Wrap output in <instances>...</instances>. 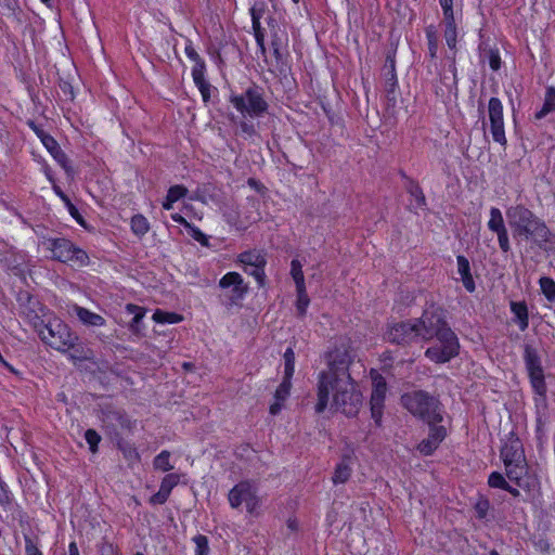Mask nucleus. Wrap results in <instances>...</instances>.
Returning <instances> with one entry per match:
<instances>
[{
	"instance_id": "obj_31",
	"label": "nucleus",
	"mask_w": 555,
	"mask_h": 555,
	"mask_svg": "<svg viewBox=\"0 0 555 555\" xmlns=\"http://www.w3.org/2000/svg\"><path fill=\"white\" fill-rule=\"evenodd\" d=\"M153 321L159 324H176L183 320V315L177 312L164 311L160 309L155 310L152 317Z\"/></svg>"
},
{
	"instance_id": "obj_51",
	"label": "nucleus",
	"mask_w": 555,
	"mask_h": 555,
	"mask_svg": "<svg viewBox=\"0 0 555 555\" xmlns=\"http://www.w3.org/2000/svg\"><path fill=\"white\" fill-rule=\"evenodd\" d=\"M25 541V555H43V553L39 550L37 544L34 542V540L25 534L24 535Z\"/></svg>"
},
{
	"instance_id": "obj_41",
	"label": "nucleus",
	"mask_w": 555,
	"mask_h": 555,
	"mask_svg": "<svg viewBox=\"0 0 555 555\" xmlns=\"http://www.w3.org/2000/svg\"><path fill=\"white\" fill-rule=\"evenodd\" d=\"M181 475L176 473L167 474L160 481L159 489L170 496L172 489L180 482Z\"/></svg>"
},
{
	"instance_id": "obj_53",
	"label": "nucleus",
	"mask_w": 555,
	"mask_h": 555,
	"mask_svg": "<svg viewBox=\"0 0 555 555\" xmlns=\"http://www.w3.org/2000/svg\"><path fill=\"white\" fill-rule=\"evenodd\" d=\"M495 234L498 235V242H499V246H500L501 250L503 253L509 251L511 250V244H509L507 229L502 231V232H496Z\"/></svg>"
},
{
	"instance_id": "obj_17",
	"label": "nucleus",
	"mask_w": 555,
	"mask_h": 555,
	"mask_svg": "<svg viewBox=\"0 0 555 555\" xmlns=\"http://www.w3.org/2000/svg\"><path fill=\"white\" fill-rule=\"evenodd\" d=\"M428 426V437L423 439L417 446L420 453L425 456L431 455L447 437V428L444 426L438 424Z\"/></svg>"
},
{
	"instance_id": "obj_39",
	"label": "nucleus",
	"mask_w": 555,
	"mask_h": 555,
	"mask_svg": "<svg viewBox=\"0 0 555 555\" xmlns=\"http://www.w3.org/2000/svg\"><path fill=\"white\" fill-rule=\"evenodd\" d=\"M192 541L195 544L194 555H209V540L206 535L198 533L192 538Z\"/></svg>"
},
{
	"instance_id": "obj_15",
	"label": "nucleus",
	"mask_w": 555,
	"mask_h": 555,
	"mask_svg": "<svg viewBox=\"0 0 555 555\" xmlns=\"http://www.w3.org/2000/svg\"><path fill=\"white\" fill-rule=\"evenodd\" d=\"M101 420L106 428H112L115 433L116 427L131 430L134 426L125 410L117 409L113 404H104L100 408Z\"/></svg>"
},
{
	"instance_id": "obj_50",
	"label": "nucleus",
	"mask_w": 555,
	"mask_h": 555,
	"mask_svg": "<svg viewBox=\"0 0 555 555\" xmlns=\"http://www.w3.org/2000/svg\"><path fill=\"white\" fill-rule=\"evenodd\" d=\"M26 125L36 133V135L40 139L41 143L46 142V138H50L51 135L47 133L42 126L38 125L35 120L28 119Z\"/></svg>"
},
{
	"instance_id": "obj_20",
	"label": "nucleus",
	"mask_w": 555,
	"mask_h": 555,
	"mask_svg": "<svg viewBox=\"0 0 555 555\" xmlns=\"http://www.w3.org/2000/svg\"><path fill=\"white\" fill-rule=\"evenodd\" d=\"M382 76L385 82V91L388 99L395 98L396 88L398 86L396 73V50L389 51L386 55L385 64L382 68Z\"/></svg>"
},
{
	"instance_id": "obj_3",
	"label": "nucleus",
	"mask_w": 555,
	"mask_h": 555,
	"mask_svg": "<svg viewBox=\"0 0 555 555\" xmlns=\"http://www.w3.org/2000/svg\"><path fill=\"white\" fill-rule=\"evenodd\" d=\"M401 404L414 417L433 425L443 421V404L440 399L426 390H412L401 396Z\"/></svg>"
},
{
	"instance_id": "obj_22",
	"label": "nucleus",
	"mask_w": 555,
	"mask_h": 555,
	"mask_svg": "<svg viewBox=\"0 0 555 555\" xmlns=\"http://www.w3.org/2000/svg\"><path fill=\"white\" fill-rule=\"evenodd\" d=\"M444 21V31L443 36L447 42V46L450 50L453 51V55L451 57L452 64H451V72L453 75V85L456 87L457 85V78H456V67H455V54H456V43H457V28L455 18L452 20H443Z\"/></svg>"
},
{
	"instance_id": "obj_33",
	"label": "nucleus",
	"mask_w": 555,
	"mask_h": 555,
	"mask_svg": "<svg viewBox=\"0 0 555 555\" xmlns=\"http://www.w3.org/2000/svg\"><path fill=\"white\" fill-rule=\"evenodd\" d=\"M130 225L131 231L138 237L144 236L150 231V222L141 214H137L131 218Z\"/></svg>"
},
{
	"instance_id": "obj_16",
	"label": "nucleus",
	"mask_w": 555,
	"mask_h": 555,
	"mask_svg": "<svg viewBox=\"0 0 555 555\" xmlns=\"http://www.w3.org/2000/svg\"><path fill=\"white\" fill-rule=\"evenodd\" d=\"M284 376L283 380L274 392L275 400L285 401L291 393L292 378L295 372V352L292 347H288L284 352Z\"/></svg>"
},
{
	"instance_id": "obj_28",
	"label": "nucleus",
	"mask_w": 555,
	"mask_h": 555,
	"mask_svg": "<svg viewBox=\"0 0 555 555\" xmlns=\"http://www.w3.org/2000/svg\"><path fill=\"white\" fill-rule=\"evenodd\" d=\"M456 262H457V272L461 275V280L463 282L465 289L469 293H473L475 291L476 286H475V282L472 276V273H470V264H469L468 259L463 255H459L456 257Z\"/></svg>"
},
{
	"instance_id": "obj_12",
	"label": "nucleus",
	"mask_w": 555,
	"mask_h": 555,
	"mask_svg": "<svg viewBox=\"0 0 555 555\" xmlns=\"http://www.w3.org/2000/svg\"><path fill=\"white\" fill-rule=\"evenodd\" d=\"M229 504L232 508H238L243 503L249 513H253L258 504L256 490L249 480L236 483L228 494Z\"/></svg>"
},
{
	"instance_id": "obj_62",
	"label": "nucleus",
	"mask_w": 555,
	"mask_h": 555,
	"mask_svg": "<svg viewBox=\"0 0 555 555\" xmlns=\"http://www.w3.org/2000/svg\"><path fill=\"white\" fill-rule=\"evenodd\" d=\"M206 73V63L204 59L199 60L198 63H194L192 68V77H201L205 76Z\"/></svg>"
},
{
	"instance_id": "obj_5",
	"label": "nucleus",
	"mask_w": 555,
	"mask_h": 555,
	"mask_svg": "<svg viewBox=\"0 0 555 555\" xmlns=\"http://www.w3.org/2000/svg\"><path fill=\"white\" fill-rule=\"evenodd\" d=\"M43 244L52 251V259L54 260L78 267H86L90 263L87 251L65 237H49L46 238Z\"/></svg>"
},
{
	"instance_id": "obj_52",
	"label": "nucleus",
	"mask_w": 555,
	"mask_h": 555,
	"mask_svg": "<svg viewBox=\"0 0 555 555\" xmlns=\"http://www.w3.org/2000/svg\"><path fill=\"white\" fill-rule=\"evenodd\" d=\"M251 21H260L266 12V3L257 2L250 8Z\"/></svg>"
},
{
	"instance_id": "obj_40",
	"label": "nucleus",
	"mask_w": 555,
	"mask_h": 555,
	"mask_svg": "<svg viewBox=\"0 0 555 555\" xmlns=\"http://www.w3.org/2000/svg\"><path fill=\"white\" fill-rule=\"evenodd\" d=\"M541 291L548 301L555 300V282L548 276H542L539 281Z\"/></svg>"
},
{
	"instance_id": "obj_11",
	"label": "nucleus",
	"mask_w": 555,
	"mask_h": 555,
	"mask_svg": "<svg viewBox=\"0 0 555 555\" xmlns=\"http://www.w3.org/2000/svg\"><path fill=\"white\" fill-rule=\"evenodd\" d=\"M524 360L534 391L541 396L544 395L546 391V385L541 360L537 350L533 347L526 345Z\"/></svg>"
},
{
	"instance_id": "obj_27",
	"label": "nucleus",
	"mask_w": 555,
	"mask_h": 555,
	"mask_svg": "<svg viewBox=\"0 0 555 555\" xmlns=\"http://www.w3.org/2000/svg\"><path fill=\"white\" fill-rule=\"evenodd\" d=\"M74 311H75L78 320L83 325L100 327V326L105 325V323H106L105 319L102 315L94 313L87 308L76 305L74 307Z\"/></svg>"
},
{
	"instance_id": "obj_47",
	"label": "nucleus",
	"mask_w": 555,
	"mask_h": 555,
	"mask_svg": "<svg viewBox=\"0 0 555 555\" xmlns=\"http://www.w3.org/2000/svg\"><path fill=\"white\" fill-rule=\"evenodd\" d=\"M347 456L343 455L341 462L337 465L335 474L333 476V482H346L347 481V464H346Z\"/></svg>"
},
{
	"instance_id": "obj_37",
	"label": "nucleus",
	"mask_w": 555,
	"mask_h": 555,
	"mask_svg": "<svg viewBox=\"0 0 555 555\" xmlns=\"http://www.w3.org/2000/svg\"><path fill=\"white\" fill-rule=\"evenodd\" d=\"M171 453L168 450H163L153 460V467L155 470L170 472L173 469V465L170 463Z\"/></svg>"
},
{
	"instance_id": "obj_24",
	"label": "nucleus",
	"mask_w": 555,
	"mask_h": 555,
	"mask_svg": "<svg viewBox=\"0 0 555 555\" xmlns=\"http://www.w3.org/2000/svg\"><path fill=\"white\" fill-rule=\"evenodd\" d=\"M125 309L128 314L133 315L128 324L129 331L135 336H144L145 325L143 323V319L145 317L146 309L134 304H127Z\"/></svg>"
},
{
	"instance_id": "obj_25",
	"label": "nucleus",
	"mask_w": 555,
	"mask_h": 555,
	"mask_svg": "<svg viewBox=\"0 0 555 555\" xmlns=\"http://www.w3.org/2000/svg\"><path fill=\"white\" fill-rule=\"evenodd\" d=\"M114 439L116 441L117 449L122 453L124 459L127 461L129 466L140 463L141 455L133 443L125 440L118 433H115Z\"/></svg>"
},
{
	"instance_id": "obj_58",
	"label": "nucleus",
	"mask_w": 555,
	"mask_h": 555,
	"mask_svg": "<svg viewBox=\"0 0 555 555\" xmlns=\"http://www.w3.org/2000/svg\"><path fill=\"white\" fill-rule=\"evenodd\" d=\"M271 47L273 49V55H274L278 64L279 63L283 64V54L280 50V38L278 37L276 34H274V36H273V39L271 41Z\"/></svg>"
},
{
	"instance_id": "obj_46",
	"label": "nucleus",
	"mask_w": 555,
	"mask_h": 555,
	"mask_svg": "<svg viewBox=\"0 0 555 555\" xmlns=\"http://www.w3.org/2000/svg\"><path fill=\"white\" fill-rule=\"evenodd\" d=\"M244 271L247 274L254 276L260 287H263L266 285L267 276H266V272H264V267H259V268L244 267Z\"/></svg>"
},
{
	"instance_id": "obj_35",
	"label": "nucleus",
	"mask_w": 555,
	"mask_h": 555,
	"mask_svg": "<svg viewBox=\"0 0 555 555\" xmlns=\"http://www.w3.org/2000/svg\"><path fill=\"white\" fill-rule=\"evenodd\" d=\"M480 59L482 62L487 60L491 69L494 72L501 68V56L498 49H482L480 51Z\"/></svg>"
},
{
	"instance_id": "obj_6",
	"label": "nucleus",
	"mask_w": 555,
	"mask_h": 555,
	"mask_svg": "<svg viewBox=\"0 0 555 555\" xmlns=\"http://www.w3.org/2000/svg\"><path fill=\"white\" fill-rule=\"evenodd\" d=\"M218 286L222 289L218 299L227 310H231L234 306H240L241 301L248 293V285L237 272H228L224 274L219 280Z\"/></svg>"
},
{
	"instance_id": "obj_18",
	"label": "nucleus",
	"mask_w": 555,
	"mask_h": 555,
	"mask_svg": "<svg viewBox=\"0 0 555 555\" xmlns=\"http://www.w3.org/2000/svg\"><path fill=\"white\" fill-rule=\"evenodd\" d=\"M61 353H66L68 358L73 361H88L93 358V351L88 345L82 341L78 335L75 333L73 338H69V341L66 343L64 348H61Z\"/></svg>"
},
{
	"instance_id": "obj_45",
	"label": "nucleus",
	"mask_w": 555,
	"mask_h": 555,
	"mask_svg": "<svg viewBox=\"0 0 555 555\" xmlns=\"http://www.w3.org/2000/svg\"><path fill=\"white\" fill-rule=\"evenodd\" d=\"M188 194V189L182 184H176L168 189L167 195L169 197V202H178Z\"/></svg>"
},
{
	"instance_id": "obj_64",
	"label": "nucleus",
	"mask_w": 555,
	"mask_h": 555,
	"mask_svg": "<svg viewBox=\"0 0 555 555\" xmlns=\"http://www.w3.org/2000/svg\"><path fill=\"white\" fill-rule=\"evenodd\" d=\"M34 300H35L34 296L27 291L20 292L17 295V301L21 305H25V304L30 305Z\"/></svg>"
},
{
	"instance_id": "obj_49",
	"label": "nucleus",
	"mask_w": 555,
	"mask_h": 555,
	"mask_svg": "<svg viewBox=\"0 0 555 555\" xmlns=\"http://www.w3.org/2000/svg\"><path fill=\"white\" fill-rule=\"evenodd\" d=\"M488 485L491 488H499L503 490L504 488H507V481L505 480L504 476L499 472H493L490 474Z\"/></svg>"
},
{
	"instance_id": "obj_8",
	"label": "nucleus",
	"mask_w": 555,
	"mask_h": 555,
	"mask_svg": "<svg viewBox=\"0 0 555 555\" xmlns=\"http://www.w3.org/2000/svg\"><path fill=\"white\" fill-rule=\"evenodd\" d=\"M420 338L429 341L451 328L446 320L443 310L433 308L425 310L421 318L417 319Z\"/></svg>"
},
{
	"instance_id": "obj_34",
	"label": "nucleus",
	"mask_w": 555,
	"mask_h": 555,
	"mask_svg": "<svg viewBox=\"0 0 555 555\" xmlns=\"http://www.w3.org/2000/svg\"><path fill=\"white\" fill-rule=\"evenodd\" d=\"M488 229L493 233L502 232V231L506 230L502 212L496 207H491V209H490V219L488 221Z\"/></svg>"
},
{
	"instance_id": "obj_4",
	"label": "nucleus",
	"mask_w": 555,
	"mask_h": 555,
	"mask_svg": "<svg viewBox=\"0 0 555 555\" xmlns=\"http://www.w3.org/2000/svg\"><path fill=\"white\" fill-rule=\"evenodd\" d=\"M229 102L242 116L250 118L263 117L270 108L264 88L254 81L240 94L231 92Z\"/></svg>"
},
{
	"instance_id": "obj_19",
	"label": "nucleus",
	"mask_w": 555,
	"mask_h": 555,
	"mask_svg": "<svg viewBox=\"0 0 555 555\" xmlns=\"http://www.w3.org/2000/svg\"><path fill=\"white\" fill-rule=\"evenodd\" d=\"M500 454L504 464L522 463L526 460L522 443L514 433L509 434L507 441L501 448Z\"/></svg>"
},
{
	"instance_id": "obj_10",
	"label": "nucleus",
	"mask_w": 555,
	"mask_h": 555,
	"mask_svg": "<svg viewBox=\"0 0 555 555\" xmlns=\"http://www.w3.org/2000/svg\"><path fill=\"white\" fill-rule=\"evenodd\" d=\"M386 339L397 345H410L416 343L420 338L417 319L403 321L391 325L387 333Z\"/></svg>"
},
{
	"instance_id": "obj_59",
	"label": "nucleus",
	"mask_w": 555,
	"mask_h": 555,
	"mask_svg": "<svg viewBox=\"0 0 555 555\" xmlns=\"http://www.w3.org/2000/svg\"><path fill=\"white\" fill-rule=\"evenodd\" d=\"M0 7L7 8L13 15L21 12L17 0H0Z\"/></svg>"
},
{
	"instance_id": "obj_13",
	"label": "nucleus",
	"mask_w": 555,
	"mask_h": 555,
	"mask_svg": "<svg viewBox=\"0 0 555 555\" xmlns=\"http://www.w3.org/2000/svg\"><path fill=\"white\" fill-rule=\"evenodd\" d=\"M490 132L493 140L502 146H506L507 140L504 130L503 104L500 99L491 98L488 104Z\"/></svg>"
},
{
	"instance_id": "obj_60",
	"label": "nucleus",
	"mask_w": 555,
	"mask_h": 555,
	"mask_svg": "<svg viewBox=\"0 0 555 555\" xmlns=\"http://www.w3.org/2000/svg\"><path fill=\"white\" fill-rule=\"evenodd\" d=\"M31 324L39 336H40V330H44L47 332V330H46L47 319H42L37 313H35L34 317L31 318Z\"/></svg>"
},
{
	"instance_id": "obj_29",
	"label": "nucleus",
	"mask_w": 555,
	"mask_h": 555,
	"mask_svg": "<svg viewBox=\"0 0 555 555\" xmlns=\"http://www.w3.org/2000/svg\"><path fill=\"white\" fill-rule=\"evenodd\" d=\"M53 191L65 204L69 215L77 221V223L86 228V220L79 212L78 208L72 203L70 198L62 191L57 184H53Z\"/></svg>"
},
{
	"instance_id": "obj_42",
	"label": "nucleus",
	"mask_w": 555,
	"mask_h": 555,
	"mask_svg": "<svg viewBox=\"0 0 555 555\" xmlns=\"http://www.w3.org/2000/svg\"><path fill=\"white\" fill-rule=\"evenodd\" d=\"M291 274L294 279L296 287H301L305 285V276L302 272L301 262L298 259H293L291 262Z\"/></svg>"
},
{
	"instance_id": "obj_7",
	"label": "nucleus",
	"mask_w": 555,
	"mask_h": 555,
	"mask_svg": "<svg viewBox=\"0 0 555 555\" xmlns=\"http://www.w3.org/2000/svg\"><path fill=\"white\" fill-rule=\"evenodd\" d=\"M436 343L428 347L425 357L435 363H446L455 358L460 352V343L456 334L449 328L439 335Z\"/></svg>"
},
{
	"instance_id": "obj_1",
	"label": "nucleus",
	"mask_w": 555,
	"mask_h": 555,
	"mask_svg": "<svg viewBox=\"0 0 555 555\" xmlns=\"http://www.w3.org/2000/svg\"><path fill=\"white\" fill-rule=\"evenodd\" d=\"M333 397L331 408L345 413L347 403V347L341 346L327 353V370L319 374L315 412L323 413Z\"/></svg>"
},
{
	"instance_id": "obj_43",
	"label": "nucleus",
	"mask_w": 555,
	"mask_h": 555,
	"mask_svg": "<svg viewBox=\"0 0 555 555\" xmlns=\"http://www.w3.org/2000/svg\"><path fill=\"white\" fill-rule=\"evenodd\" d=\"M192 78L202 94L203 101L207 103L210 99L211 85L205 79V76Z\"/></svg>"
},
{
	"instance_id": "obj_56",
	"label": "nucleus",
	"mask_w": 555,
	"mask_h": 555,
	"mask_svg": "<svg viewBox=\"0 0 555 555\" xmlns=\"http://www.w3.org/2000/svg\"><path fill=\"white\" fill-rule=\"evenodd\" d=\"M168 499H169V495L159 489L156 493H154L149 499V503L152 505H162V504H165Z\"/></svg>"
},
{
	"instance_id": "obj_57",
	"label": "nucleus",
	"mask_w": 555,
	"mask_h": 555,
	"mask_svg": "<svg viewBox=\"0 0 555 555\" xmlns=\"http://www.w3.org/2000/svg\"><path fill=\"white\" fill-rule=\"evenodd\" d=\"M254 36L257 44H261L264 41V29L261 27L260 21H251Z\"/></svg>"
},
{
	"instance_id": "obj_9",
	"label": "nucleus",
	"mask_w": 555,
	"mask_h": 555,
	"mask_svg": "<svg viewBox=\"0 0 555 555\" xmlns=\"http://www.w3.org/2000/svg\"><path fill=\"white\" fill-rule=\"evenodd\" d=\"M46 330H40V339L56 351L64 348L75 334L64 321L53 315L47 318Z\"/></svg>"
},
{
	"instance_id": "obj_63",
	"label": "nucleus",
	"mask_w": 555,
	"mask_h": 555,
	"mask_svg": "<svg viewBox=\"0 0 555 555\" xmlns=\"http://www.w3.org/2000/svg\"><path fill=\"white\" fill-rule=\"evenodd\" d=\"M349 400L351 401V405L357 406L358 404L361 405L363 401L362 395L352 387L349 390Z\"/></svg>"
},
{
	"instance_id": "obj_61",
	"label": "nucleus",
	"mask_w": 555,
	"mask_h": 555,
	"mask_svg": "<svg viewBox=\"0 0 555 555\" xmlns=\"http://www.w3.org/2000/svg\"><path fill=\"white\" fill-rule=\"evenodd\" d=\"M184 52L186 56L194 63H198V61L202 60L201 55L196 52L191 41L186 43Z\"/></svg>"
},
{
	"instance_id": "obj_23",
	"label": "nucleus",
	"mask_w": 555,
	"mask_h": 555,
	"mask_svg": "<svg viewBox=\"0 0 555 555\" xmlns=\"http://www.w3.org/2000/svg\"><path fill=\"white\" fill-rule=\"evenodd\" d=\"M43 146L48 150L54 160L65 170L67 176L74 175V169L67 155L52 135L50 138H46Z\"/></svg>"
},
{
	"instance_id": "obj_21",
	"label": "nucleus",
	"mask_w": 555,
	"mask_h": 555,
	"mask_svg": "<svg viewBox=\"0 0 555 555\" xmlns=\"http://www.w3.org/2000/svg\"><path fill=\"white\" fill-rule=\"evenodd\" d=\"M504 466L507 478L518 487L530 490L534 486L533 480L525 478L528 470L526 461L522 463H507Z\"/></svg>"
},
{
	"instance_id": "obj_36",
	"label": "nucleus",
	"mask_w": 555,
	"mask_h": 555,
	"mask_svg": "<svg viewBox=\"0 0 555 555\" xmlns=\"http://www.w3.org/2000/svg\"><path fill=\"white\" fill-rule=\"evenodd\" d=\"M427 44H428V54L431 60L437 57L438 52V34L437 29L434 25H429L425 28Z\"/></svg>"
},
{
	"instance_id": "obj_48",
	"label": "nucleus",
	"mask_w": 555,
	"mask_h": 555,
	"mask_svg": "<svg viewBox=\"0 0 555 555\" xmlns=\"http://www.w3.org/2000/svg\"><path fill=\"white\" fill-rule=\"evenodd\" d=\"M189 235L196 242H198L202 246H209V237L201 231L199 228H197L194 224H191V228L188 230Z\"/></svg>"
},
{
	"instance_id": "obj_26",
	"label": "nucleus",
	"mask_w": 555,
	"mask_h": 555,
	"mask_svg": "<svg viewBox=\"0 0 555 555\" xmlns=\"http://www.w3.org/2000/svg\"><path fill=\"white\" fill-rule=\"evenodd\" d=\"M237 260L244 267L266 268L267 254L259 249L245 250L237 256Z\"/></svg>"
},
{
	"instance_id": "obj_55",
	"label": "nucleus",
	"mask_w": 555,
	"mask_h": 555,
	"mask_svg": "<svg viewBox=\"0 0 555 555\" xmlns=\"http://www.w3.org/2000/svg\"><path fill=\"white\" fill-rule=\"evenodd\" d=\"M223 217L230 225L236 227L237 229L241 228L238 227V214L235 209H225L223 211Z\"/></svg>"
},
{
	"instance_id": "obj_38",
	"label": "nucleus",
	"mask_w": 555,
	"mask_h": 555,
	"mask_svg": "<svg viewBox=\"0 0 555 555\" xmlns=\"http://www.w3.org/2000/svg\"><path fill=\"white\" fill-rule=\"evenodd\" d=\"M296 292H297L296 308H297L298 314L300 317H302L306 314L307 308L310 302V299L306 292V285H304L301 287H296Z\"/></svg>"
},
{
	"instance_id": "obj_44",
	"label": "nucleus",
	"mask_w": 555,
	"mask_h": 555,
	"mask_svg": "<svg viewBox=\"0 0 555 555\" xmlns=\"http://www.w3.org/2000/svg\"><path fill=\"white\" fill-rule=\"evenodd\" d=\"M85 439L89 444V450L92 453H96L99 450V443L101 442V436L94 429H87L85 431Z\"/></svg>"
},
{
	"instance_id": "obj_2",
	"label": "nucleus",
	"mask_w": 555,
	"mask_h": 555,
	"mask_svg": "<svg viewBox=\"0 0 555 555\" xmlns=\"http://www.w3.org/2000/svg\"><path fill=\"white\" fill-rule=\"evenodd\" d=\"M506 218L515 237L530 240L539 246L551 241L552 233L545 222L525 205L509 206Z\"/></svg>"
},
{
	"instance_id": "obj_54",
	"label": "nucleus",
	"mask_w": 555,
	"mask_h": 555,
	"mask_svg": "<svg viewBox=\"0 0 555 555\" xmlns=\"http://www.w3.org/2000/svg\"><path fill=\"white\" fill-rule=\"evenodd\" d=\"M439 3L443 11V20L454 18L453 0H439Z\"/></svg>"
},
{
	"instance_id": "obj_14",
	"label": "nucleus",
	"mask_w": 555,
	"mask_h": 555,
	"mask_svg": "<svg viewBox=\"0 0 555 555\" xmlns=\"http://www.w3.org/2000/svg\"><path fill=\"white\" fill-rule=\"evenodd\" d=\"M386 391L387 384L385 378L382 375L376 374L373 377V389L370 399L371 417L373 418L376 426L382 425Z\"/></svg>"
},
{
	"instance_id": "obj_30",
	"label": "nucleus",
	"mask_w": 555,
	"mask_h": 555,
	"mask_svg": "<svg viewBox=\"0 0 555 555\" xmlns=\"http://www.w3.org/2000/svg\"><path fill=\"white\" fill-rule=\"evenodd\" d=\"M511 310L518 321L519 328L525 331L528 327V308L524 301H512Z\"/></svg>"
},
{
	"instance_id": "obj_32",
	"label": "nucleus",
	"mask_w": 555,
	"mask_h": 555,
	"mask_svg": "<svg viewBox=\"0 0 555 555\" xmlns=\"http://www.w3.org/2000/svg\"><path fill=\"white\" fill-rule=\"evenodd\" d=\"M553 111H555V88L548 87L545 92L543 106L535 113V118L542 119Z\"/></svg>"
}]
</instances>
